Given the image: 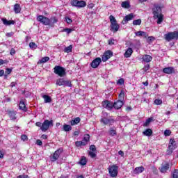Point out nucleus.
<instances>
[{
  "instance_id": "31",
  "label": "nucleus",
  "mask_w": 178,
  "mask_h": 178,
  "mask_svg": "<svg viewBox=\"0 0 178 178\" xmlns=\"http://www.w3.org/2000/svg\"><path fill=\"white\" fill-rule=\"evenodd\" d=\"M108 133H109V135L111 136V137L116 136V134H117L116 129L112 128V127L110 128Z\"/></svg>"
},
{
  "instance_id": "43",
  "label": "nucleus",
  "mask_w": 178,
  "mask_h": 178,
  "mask_svg": "<svg viewBox=\"0 0 178 178\" xmlns=\"http://www.w3.org/2000/svg\"><path fill=\"white\" fill-rule=\"evenodd\" d=\"M65 22L67 23V24H71V23H73V20L69 17H65Z\"/></svg>"
},
{
  "instance_id": "25",
  "label": "nucleus",
  "mask_w": 178,
  "mask_h": 178,
  "mask_svg": "<svg viewBox=\"0 0 178 178\" xmlns=\"http://www.w3.org/2000/svg\"><path fill=\"white\" fill-rule=\"evenodd\" d=\"M14 12L16 14H19L20 13V12H22V8H20V4L15 3L14 5Z\"/></svg>"
},
{
  "instance_id": "16",
  "label": "nucleus",
  "mask_w": 178,
  "mask_h": 178,
  "mask_svg": "<svg viewBox=\"0 0 178 178\" xmlns=\"http://www.w3.org/2000/svg\"><path fill=\"white\" fill-rule=\"evenodd\" d=\"M119 29H120V25L118 22L113 23L110 26V30L113 33H117V31H119Z\"/></svg>"
},
{
  "instance_id": "54",
  "label": "nucleus",
  "mask_w": 178,
  "mask_h": 178,
  "mask_svg": "<svg viewBox=\"0 0 178 178\" xmlns=\"http://www.w3.org/2000/svg\"><path fill=\"white\" fill-rule=\"evenodd\" d=\"M89 155L91 158H95L97 156V154L93 152H89Z\"/></svg>"
},
{
  "instance_id": "23",
  "label": "nucleus",
  "mask_w": 178,
  "mask_h": 178,
  "mask_svg": "<svg viewBox=\"0 0 178 178\" xmlns=\"http://www.w3.org/2000/svg\"><path fill=\"white\" fill-rule=\"evenodd\" d=\"M131 55H133V49L131 47H129L125 53L124 54V58H130V56H131Z\"/></svg>"
},
{
  "instance_id": "35",
  "label": "nucleus",
  "mask_w": 178,
  "mask_h": 178,
  "mask_svg": "<svg viewBox=\"0 0 178 178\" xmlns=\"http://www.w3.org/2000/svg\"><path fill=\"white\" fill-rule=\"evenodd\" d=\"M121 6L125 9H129V8H130V3H129V1H123L121 4Z\"/></svg>"
},
{
  "instance_id": "53",
  "label": "nucleus",
  "mask_w": 178,
  "mask_h": 178,
  "mask_svg": "<svg viewBox=\"0 0 178 178\" xmlns=\"http://www.w3.org/2000/svg\"><path fill=\"white\" fill-rule=\"evenodd\" d=\"M108 45H115V40L110 39L108 40Z\"/></svg>"
},
{
  "instance_id": "34",
  "label": "nucleus",
  "mask_w": 178,
  "mask_h": 178,
  "mask_svg": "<svg viewBox=\"0 0 178 178\" xmlns=\"http://www.w3.org/2000/svg\"><path fill=\"white\" fill-rule=\"evenodd\" d=\"M154 120V118L152 117L149 118L143 124L144 127H148L149 126V123H151V121Z\"/></svg>"
},
{
  "instance_id": "51",
  "label": "nucleus",
  "mask_w": 178,
  "mask_h": 178,
  "mask_svg": "<svg viewBox=\"0 0 178 178\" xmlns=\"http://www.w3.org/2000/svg\"><path fill=\"white\" fill-rule=\"evenodd\" d=\"M170 134H172V131L170 130L166 129L164 131V136H170Z\"/></svg>"
},
{
  "instance_id": "55",
  "label": "nucleus",
  "mask_w": 178,
  "mask_h": 178,
  "mask_svg": "<svg viewBox=\"0 0 178 178\" xmlns=\"http://www.w3.org/2000/svg\"><path fill=\"white\" fill-rule=\"evenodd\" d=\"M126 112H131V111H133V108H131V106H127L125 108Z\"/></svg>"
},
{
  "instance_id": "3",
  "label": "nucleus",
  "mask_w": 178,
  "mask_h": 178,
  "mask_svg": "<svg viewBox=\"0 0 178 178\" xmlns=\"http://www.w3.org/2000/svg\"><path fill=\"white\" fill-rule=\"evenodd\" d=\"M108 170L110 177H118V175H119V166H118L116 164L109 165Z\"/></svg>"
},
{
  "instance_id": "62",
  "label": "nucleus",
  "mask_w": 178,
  "mask_h": 178,
  "mask_svg": "<svg viewBox=\"0 0 178 178\" xmlns=\"http://www.w3.org/2000/svg\"><path fill=\"white\" fill-rule=\"evenodd\" d=\"M16 84H17V83L16 82H11V83H10V87L12 88H13V87H16Z\"/></svg>"
},
{
  "instance_id": "39",
  "label": "nucleus",
  "mask_w": 178,
  "mask_h": 178,
  "mask_svg": "<svg viewBox=\"0 0 178 178\" xmlns=\"http://www.w3.org/2000/svg\"><path fill=\"white\" fill-rule=\"evenodd\" d=\"M29 47L31 49H37L38 47L37 44H35V42H30L29 43Z\"/></svg>"
},
{
  "instance_id": "42",
  "label": "nucleus",
  "mask_w": 178,
  "mask_h": 178,
  "mask_svg": "<svg viewBox=\"0 0 178 178\" xmlns=\"http://www.w3.org/2000/svg\"><path fill=\"white\" fill-rule=\"evenodd\" d=\"M48 60H49V57L48 56L43 57L40 60V63H46V62H48Z\"/></svg>"
},
{
  "instance_id": "22",
  "label": "nucleus",
  "mask_w": 178,
  "mask_h": 178,
  "mask_svg": "<svg viewBox=\"0 0 178 178\" xmlns=\"http://www.w3.org/2000/svg\"><path fill=\"white\" fill-rule=\"evenodd\" d=\"M19 108L21 111H23V112H27V106H26V104H24L23 100L19 102Z\"/></svg>"
},
{
  "instance_id": "6",
  "label": "nucleus",
  "mask_w": 178,
  "mask_h": 178,
  "mask_svg": "<svg viewBox=\"0 0 178 178\" xmlns=\"http://www.w3.org/2000/svg\"><path fill=\"white\" fill-rule=\"evenodd\" d=\"M177 148V145L176 144V140L171 138L170 139L168 149H167V155H172L173 151Z\"/></svg>"
},
{
  "instance_id": "13",
  "label": "nucleus",
  "mask_w": 178,
  "mask_h": 178,
  "mask_svg": "<svg viewBox=\"0 0 178 178\" xmlns=\"http://www.w3.org/2000/svg\"><path fill=\"white\" fill-rule=\"evenodd\" d=\"M102 62V60L101 59V58L97 57L92 61V63H90V66L91 67H92V69H97V67H98L99 65H101Z\"/></svg>"
},
{
  "instance_id": "15",
  "label": "nucleus",
  "mask_w": 178,
  "mask_h": 178,
  "mask_svg": "<svg viewBox=\"0 0 178 178\" xmlns=\"http://www.w3.org/2000/svg\"><path fill=\"white\" fill-rule=\"evenodd\" d=\"M102 123H104L105 125L108 124L109 126H112L113 123H115V120L114 119H108L106 118H103L100 120Z\"/></svg>"
},
{
  "instance_id": "12",
  "label": "nucleus",
  "mask_w": 178,
  "mask_h": 178,
  "mask_svg": "<svg viewBox=\"0 0 178 178\" xmlns=\"http://www.w3.org/2000/svg\"><path fill=\"white\" fill-rule=\"evenodd\" d=\"M113 56V52L111 50L106 51L102 57V60L104 62H106L108 59H111Z\"/></svg>"
},
{
  "instance_id": "60",
  "label": "nucleus",
  "mask_w": 178,
  "mask_h": 178,
  "mask_svg": "<svg viewBox=\"0 0 178 178\" xmlns=\"http://www.w3.org/2000/svg\"><path fill=\"white\" fill-rule=\"evenodd\" d=\"M35 126H37L38 127H40L41 130V128L42 127V124L40 122H38L35 123Z\"/></svg>"
},
{
  "instance_id": "44",
  "label": "nucleus",
  "mask_w": 178,
  "mask_h": 178,
  "mask_svg": "<svg viewBox=\"0 0 178 178\" xmlns=\"http://www.w3.org/2000/svg\"><path fill=\"white\" fill-rule=\"evenodd\" d=\"M11 73H12V68L6 69V72H5V76H6L10 74Z\"/></svg>"
},
{
  "instance_id": "59",
  "label": "nucleus",
  "mask_w": 178,
  "mask_h": 178,
  "mask_svg": "<svg viewBox=\"0 0 178 178\" xmlns=\"http://www.w3.org/2000/svg\"><path fill=\"white\" fill-rule=\"evenodd\" d=\"M36 144H37V145L41 146V145H42V141H41V140H40V139H38L36 140Z\"/></svg>"
},
{
  "instance_id": "48",
  "label": "nucleus",
  "mask_w": 178,
  "mask_h": 178,
  "mask_svg": "<svg viewBox=\"0 0 178 178\" xmlns=\"http://www.w3.org/2000/svg\"><path fill=\"white\" fill-rule=\"evenodd\" d=\"M172 178H178V170L175 169L172 174Z\"/></svg>"
},
{
  "instance_id": "24",
  "label": "nucleus",
  "mask_w": 178,
  "mask_h": 178,
  "mask_svg": "<svg viewBox=\"0 0 178 178\" xmlns=\"http://www.w3.org/2000/svg\"><path fill=\"white\" fill-rule=\"evenodd\" d=\"M1 20L5 26H10V24H15V23L14 20H8L6 18H3Z\"/></svg>"
},
{
  "instance_id": "26",
  "label": "nucleus",
  "mask_w": 178,
  "mask_h": 178,
  "mask_svg": "<svg viewBox=\"0 0 178 178\" xmlns=\"http://www.w3.org/2000/svg\"><path fill=\"white\" fill-rule=\"evenodd\" d=\"M81 119L80 118L77 117L74 118V120H72L70 123L71 126H76V124H79V122H80Z\"/></svg>"
},
{
  "instance_id": "40",
  "label": "nucleus",
  "mask_w": 178,
  "mask_h": 178,
  "mask_svg": "<svg viewBox=\"0 0 178 178\" xmlns=\"http://www.w3.org/2000/svg\"><path fill=\"white\" fill-rule=\"evenodd\" d=\"M72 31H73V29L70 28H65L62 31L63 33H67V34H70V33H72Z\"/></svg>"
},
{
  "instance_id": "32",
  "label": "nucleus",
  "mask_w": 178,
  "mask_h": 178,
  "mask_svg": "<svg viewBox=\"0 0 178 178\" xmlns=\"http://www.w3.org/2000/svg\"><path fill=\"white\" fill-rule=\"evenodd\" d=\"M63 131H72V126L69 125V124H65L63 126Z\"/></svg>"
},
{
  "instance_id": "9",
  "label": "nucleus",
  "mask_w": 178,
  "mask_h": 178,
  "mask_svg": "<svg viewBox=\"0 0 178 178\" xmlns=\"http://www.w3.org/2000/svg\"><path fill=\"white\" fill-rule=\"evenodd\" d=\"M165 41H172V40H178V31L168 32L165 35Z\"/></svg>"
},
{
  "instance_id": "50",
  "label": "nucleus",
  "mask_w": 178,
  "mask_h": 178,
  "mask_svg": "<svg viewBox=\"0 0 178 178\" xmlns=\"http://www.w3.org/2000/svg\"><path fill=\"white\" fill-rule=\"evenodd\" d=\"M90 151H92V152H95V151H97V147H95V145H91L90 146Z\"/></svg>"
},
{
  "instance_id": "5",
  "label": "nucleus",
  "mask_w": 178,
  "mask_h": 178,
  "mask_svg": "<svg viewBox=\"0 0 178 178\" xmlns=\"http://www.w3.org/2000/svg\"><path fill=\"white\" fill-rule=\"evenodd\" d=\"M54 73L59 76V77H65L66 69L60 65H56L54 68Z\"/></svg>"
},
{
  "instance_id": "28",
  "label": "nucleus",
  "mask_w": 178,
  "mask_h": 178,
  "mask_svg": "<svg viewBox=\"0 0 178 178\" xmlns=\"http://www.w3.org/2000/svg\"><path fill=\"white\" fill-rule=\"evenodd\" d=\"M136 35L138 36V37H148V33H147V32H144V31H138L136 33Z\"/></svg>"
},
{
  "instance_id": "52",
  "label": "nucleus",
  "mask_w": 178,
  "mask_h": 178,
  "mask_svg": "<svg viewBox=\"0 0 178 178\" xmlns=\"http://www.w3.org/2000/svg\"><path fill=\"white\" fill-rule=\"evenodd\" d=\"M21 140H22V141H27V140H29V138L26 135H22Z\"/></svg>"
},
{
  "instance_id": "20",
  "label": "nucleus",
  "mask_w": 178,
  "mask_h": 178,
  "mask_svg": "<svg viewBox=\"0 0 178 178\" xmlns=\"http://www.w3.org/2000/svg\"><path fill=\"white\" fill-rule=\"evenodd\" d=\"M142 60H143V62H145V63H149V62L152 60V56L148 54H145L143 56Z\"/></svg>"
},
{
  "instance_id": "11",
  "label": "nucleus",
  "mask_w": 178,
  "mask_h": 178,
  "mask_svg": "<svg viewBox=\"0 0 178 178\" xmlns=\"http://www.w3.org/2000/svg\"><path fill=\"white\" fill-rule=\"evenodd\" d=\"M54 126V121L51 120L50 121L48 120H45L44 122L42 124V131H47L49 127Z\"/></svg>"
},
{
  "instance_id": "2",
  "label": "nucleus",
  "mask_w": 178,
  "mask_h": 178,
  "mask_svg": "<svg viewBox=\"0 0 178 178\" xmlns=\"http://www.w3.org/2000/svg\"><path fill=\"white\" fill-rule=\"evenodd\" d=\"M152 13L154 19H158L157 24H161L163 22V14H162V8L159 5H154L152 8Z\"/></svg>"
},
{
  "instance_id": "8",
  "label": "nucleus",
  "mask_w": 178,
  "mask_h": 178,
  "mask_svg": "<svg viewBox=\"0 0 178 178\" xmlns=\"http://www.w3.org/2000/svg\"><path fill=\"white\" fill-rule=\"evenodd\" d=\"M71 5L75 8H86L87 6V2L83 0H72L71 1Z\"/></svg>"
},
{
  "instance_id": "29",
  "label": "nucleus",
  "mask_w": 178,
  "mask_h": 178,
  "mask_svg": "<svg viewBox=\"0 0 178 178\" xmlns=\"http://www.w3.org/2000/svg\"><path fill=\"white\" fill-rule=\"evenodd\" d=\"M143 134L147 137H151L152 136V129H147L145 131H143Z\"/></svg>"
},
{
  "instance_id": "45",
  "label": "nucleus",
  "mask_w": 178,
  "mask_h": 178,
  "mask_svg": "<svg viewBox=\"0 0 178 178\" xmlns=\"http://www.w3.org/2000/svg\"><path fill=\"white\" fill-rule=\"evenodd\" d=\"M117 84H120V86H123V84H124V79L123 78L118 79V81H117Z\"/></svg>"
},
{
  "instance_id": "36",
  "label": "nucleus",
  "mask_w": 178,
  "mask_h": 178,
  "mask_svg": "<svg viewBox=\"0 0 178 178\" xmlns=\"http://www.w3.org/2000/svg\"><path fill=\"white\" fill-rule=\"evenodd\" d=\"M118 98L120 101H123V99H124V90H121L120 94L118 95Z\"/></svg>"
},
{
  "instance_id": "46",
  "label": "nucleus",
  "mask_w": 178,
  "mask_h": 178,
  "mask_svg": "<svg viewBox=\"0 0 178 178\" xmlns=\"http://www.w3.org/2000/svg\"><path fill=\"white\" fill-rule=\"evenodd\" d=\"M8 63L9 61L8 60H2V58H0V66H1V65H6Z\"/></svg>"
},
{
  "instance_id": "37",
  "label": "nucleus",
  "mask_w": 178,
  "mask_h": 178,
  "mask_svg": "<svg viewBox=\"0 0 178 178\" xmlns=\"http://www.w3.org/2000/svg\"><path fill=\"white\" fill-rule=\"evenodd\" d=\"M124 18L126 19V20H127L128 22H130V20H133V19H134V15H133V13H131L129 15H127L124 17Z\"/></svg>"
},
{
  "instance_id": "64",
  "label": "nucleus",
  "mask_w": 178,
  "mask_h": 178,
  "mask_svg": "<svg viewBox=\"0 0 178 178\" xmlns=\"http://www.w3.org/2000/svg\"><path fill=\"white\" fill-rule=\"evenodd\" d=\"M118 154L121 156H124V152H123V151L120 150L118 152Z\"/></svg>"
},
{
  "instance_id": "63",
  "label": "nucleus",
  "mask_w": 178,
  "mask_h": 178,
  "mask_svg": "<svg viewBox=\"0 0 178 178\" xmlns=\"http://www.w3.org/2000/svg\"><path fill=\"white\" fill-rule=\"evenodd\" d=\"M152 169L153 170V172L155 173V174L156 173V172H158V169H156V168H155V166H153L152 168Z\"/></svg>"
},
{
  "instance_id": "38",
  "label": "nucleus",
  "mask_w": 178,
  "mask_h": 178,
  "mask_svg": "<svg viewBox=\"0 0 178 178\" xmlns=\"http://www.w3.org/2000/svg\"><path fill=\"white\" fill-rule=\"evenodd\" d=\"M133 24H134V26H140L141 25V19L134 20Z\"/></svg>"
},
{
  "instance_id": "61",
  "label": "nucleus",
  "mask_w": 178,
  "mask_h": 178,
  "mask_svg": "<svg viewBox=\"0 0 178 178\" xmlns=\"http://www.w3.org/2000/svg\"><path fill=\"white\" fill-rule=\"evenodd\" d=\"M76 147H81V141H76L75 142Z\"/></svg>"
},
{
  "instance_id": "49",
  "label": "nucleus",
  "mask_w": 178,
  "mask_h": 178,
  "mask_svg": "<svg viewBox=\"0 0 178 178\" xmlns=\"http://www.w3.org/2000/svg\"><path fill=\"white\" fill-rule=\"evenodd\" d=\"M154 104H155L156 105H161V104H162V99H156L154 100Z\"/></svg>"
},
{
  "instance_id": "1",
  "label": "nucleus",
  "mask_w": 178,
  "mask_h": 178,
  "mask_svg": "<svg viewBox=\"0 0 178 178\" xmlns=\"http://www.w3.org/2000/svg\"><path fill=\"white\" fill-rule=\"evenodd\" d=\"M52 19L53 22L51 21V19L44 15H39L37 17V22H40V23H42L44 26H49V27H54V24H55V23H58L56 17H54Z\"/></svg>"
},
{
  "instance_id": "18",
  "label": "nucleus",
  "mask_w": 178,
  "mask_h": 178,
  "mask_svg": "<svg viewBox=\"0 0 178 178\" xmlns=\"http://www.w3.org/2000/svg\"><path fill=\"white\" fill-rule=\"evenodd\" d=\"M124 104L123 100H118L113 104V108L117 110L120 109L122 106H123Z\"/></svg>"
},
{
  "instance_id": "33",
  "label": "nucleus",
  "mask_w": 178,
  "mask_h": 178,
  "mask_svg": "<svg viewBox=\"0 0 178 178\" xmlns=\"http://www.w3.org/2000/svg\"><path fill=\"white\" fill-rule=\"evenodd\" d=\"M72 49H73V46L72 45H70V46H68L67 47H65L64 52L65 54H70V52H72Z\"/></svg>"
},
{
  "instance_id": "56",
  "label": "nucleus",
  "mask_w": 178,
  "mask_h": 178,
  "mask_svg": "<svg viewBox=\"0 0 178 178\" xmlns=\"http://www.w3.org/2000/svg\"><path fill=\"white\" fill-rule=\"evenodd\" d=\"M94 6H95V4H94L92 3L88 4V9H92V8H94Z\"/></svg>"
},
{
  "instance_id": "21",
  "label": "nucleus",
  "mask_w": 178,
  "mask_h": 178,
  "mask_svg": "<svg viewBox=\"0 0 178 178\" xmlns=\"http://www.w3.org/2000/svg\"><path fill=\"white\" fill-rule=\"evenodd\" d=\"M144 170H145L144 166L136 167L134 170V173H135V175H140V173H143Z\"/></svg>"
},
{
  "instance_id": "14",
  "label": "nucleus",
  "mask_w": 178,
  "mask_h": 178,
  "mask_svg": "<svg viewBox=\"0 0 178 178\" xmlns=\"http://www.w3.org/2000/svg\"><path fill=\"white\" fill-rule=\"evenodd\" d=\"M102 105L103 108L108 109V111H111L113 109V104L111 103L108 100H104L102 102Z\"/></svg>"
},
{
  "instance_id": "10",
  "label": "nucleus",
  "mask_w": 178,
  "mask_h": 178,
  "mask_svg": "<svg viewBox=\"0 0 178 178\" xmlns=\"http://www.w3.org/2000/svg\"><path fill=\"white\" fill-rule=\"evenodd\" d=\"M63 152V148H59L56 151H55L53 153V155L50 156L51 162H56V161H58L59 159V156H60V154Z\"/></svg>"
},
{
  "instance_id": "47",
  "label": "nucleus",
  "mask_w": 178,
  "mask_h": 178,
  "mask_svg": "<svg viewBox=\"0 0 178 178\" xmlns=\"http://www.w3.org/2000/svg\"><path fill=\"white\" fill-rule=\"evenodd\" d=\"M83 141H86V143L90 141V135H88V134L84 135V136H83Z\"/></svg>"
},
{
  "instance_id": "30",
  "label": "nucleus",
  "mask_w": 178,
  "mask_h": 178,
  "mask_svg": "<svg viewBox=\"0 0 178 178\" xmlns=\"http://www.w3.org/2000/svg\"><path fill=\"white\" fill-rule=\"evenodd\" d=\"M79 163L82 165V166H86V165H87V158H86V156H82Z\"/></svg>"
},
{
  "instance_id": "19",
  "label": "nucleus",
  "mask_w": 178,
  "mask_h": 178,
  "mask_svg": "<svg viewBox=\"0 0 178 178\" xmlns=\"http://www.w3.org/2000/svg\"><path fill=\"white\" fill-rule=\"evenodd\" d=\"M7 112L11 120H16V111H15L14 110H8Z\"/></svg>"
},
{
  "instance_id": "7",
  "label": "nucleus",
  "mask_w": 178,
  "mask_h": 178,
  "mask_svg": "<svg viewBox=\"0 0 178 178\" xmlns=\"http://www.w3.org/2000/svg\"><path fill=\"white\" fill-rule=\"evenodd\" d=\"M170 163L168 161L162 163L161 166L159 168V170L161 173H168V172H170Z\"/></svg>"
},
{
  "instance_id": "41",
  "label": "nucleus",
  "mask_w": 178,
  "mask_h": 178,
  "mask_svg": "<svg viewBox=\"0 0 178 178\" xmlns=\"http://www.w3.org/2000/svg\"><path fill=\"white\" fill-rule=\"evenodd\" d=\"M109 19H110V23H111V24L113 23H118V21H116V18H115L113 15H110Z\"/></svg>"
},
{
  "instance_id": "17",
  "label": "nucleus",
  "mask_w": 178,
  "mask_h": 178,
  "mask_svg": "<svg viewBox=\"0 0 178 178\" xmlns=\"http://www.w3.org/2000/svg\"><path fill=\"white\" fill-rule=\"evenodd\" d=\"M163 72L165 74H173V73H176L175 68L173 67H167L163 69Z\"/></svg>"
},
{
  "instance_id": "58",
  "label": "nucleus",
  "mask_w": 178,
  "mask_h": 178,
  "mask_svg": "<svg viewBox=\"0 0 178 178\" xmlns=\"http://www.w3.org/2000/svg\"><path fill=\"white\" fill-rule=\"evenodd\" d=\"M15 54H16V50H15L14 48H12L10 51V54L13 56V55H15Z\"/></svg>"
},
{
  "instance_id": "27",
  "label": "nucleus",
  "mask_w": 178,
  "mask_h": 178,
  "mask_svg": "<svg viewBox=\"0 0 178 178\" xmlns=\"http://www.w3.org/2000/svg\"><path fill=\"white\" fill-rule=\"evenodd\" d=\"M45 104H49V102H52V99L48 95H44L42 96Z\"/></svg>"
},
{
  "instance_id": "4",
  "label": "nucleus",
  "mask_w": 178,
  "mask_h": 178,
  "mask_svg": "<svg viewBox=\"0 0 178 178\" xmlns=\"http://www.w3.org/2000/svg\"><path fill=\"white\" fill-rule=\"evenodd\" d=\"M56 86H59L60 87L63 86V87H73V84H72V81L65 80L64 78H60L56 81Z\"/></svg>"
},
{
  "instance_id": "57",
  "label": "nucleus",
  "mask_w": 178,
  "mask_h": 178,
  "mask_svg": "<svg viewBox=\"0 0 178 178\" xmlns=\"http://www.w3.org/2000/svg\"><path fill=\"white\" fill-rule=\"evenodd\" d=\"M14 33L13 32H9V33H6V37H8V38H10V37H13Z\"/></svg>"
}]
</instances>
